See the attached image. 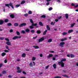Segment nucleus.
Segmentation results:
<instances>
[{
  "label": "nucleus",
  "mask_w": 78,
  "mask_h": 78,
  "mask_svg": "<svg viewBox=\"0 0 78 78\" xmlns=\"http://www.w3.org/2000/svg\"><path fill=\"white\" fill-rule=\"evenodd\" d=\"M5 6H7L8 7V8H10V7H11L12 9H14V6H13V5H12V4L11 3H10L9 4H5Z\"/></svg>",
  "instance_id": "1"
},
{
  "label": "nucleus",
  "mask_w": 78,
  "mask_h": 78,
  "mask_svg": "<svg viewBox=\"0 0 78 78\" xmlns=\"http://www.w3.org/2000/svg\"><path fill=\"white\" fill-rule=\"evenodd\" d=\"M58 64L59 65H61V66L62 67H64V63L63 62H58Z\"/></svg>",
  "instance_id": "2"
},
{
  "label": "nucleus",
  "mask_w": 78,
  "mask_h": 78,
  "mask_svg": "<svg viewBox=\"0 0 78 78\" xmlns=\"http://www.w3.org/2000/svg\"><path fill=\"white\" fill-rule=\"evenodd\" d=\"M27 23H23L19 25V27H22L23 26H26Z\"/></svg>",
  "instance_id": "3"
},
{
  "label": "nucleus",
  "mask_w": 78,
  "mask_h": 78,
  "mask_svg": "<svg viewBox=\"0 0 78 78\" xmlns=\"http://www.w3.org/2000/svg\"><path fill=\"white\" fill-rule=\"evenodd\" d=\"M64 44H65L64 42H61L60 43L59 45L62 48L64 47Z\"/></svg>",
  "instance_id": "4"
},
{
  "label": "nucleus",
  "mask_w": 78,
  "mask_h": 78,
  "mask_svg": "<svg viewBox=\"0 0 78 78\" xmlns=\"http://www.w3.org/2000/svg\"><path fill=\"white\" fill-rule=\"evenodd\" d=\"M43 41H44V37H42L39 39L38 42H42Z\"/></svg>",
  "instance_id": "5"
},
{
  "label": "nucleus",
  "mask_w": 78,
  "mask_h": 78,
  "mask_svg": "<svg viewBox=\"0 0 78 78\" xmlns=\"http://www.w3.org/2000/svg\"><path fill=\"white\" fill-rule=\"evenodd\" d=\"M39 24L40 26H41V27H43V26H44V24H43L41 22H39Z\"/></svg>",
  "instance_id": "6"
},
{
  "label": "nucleus",
  "mask_w": 78,
  "mask_h": 78,
  "mask_svg": "<svg viewBox=\"0 0 78 78\" xmlns=\"http://www.w3.org/2000/svg\"><path fill=\"white\" fill-rule=\"evenodd\" d=\"M36 33L38 34H40L41 33V30H38L37 31Z\"/></svg>",
  "instance_id": "7"
},
{
  "label": "nucleus",
  "mask_w": 78,
  "mask_h": 78,
  "mask_svg": "<svg viewBox=\"0 0 78 78\" xmlns=\"http://www.w3.org/2000/svg\"><path fill=\"white\" fill-rule=\"evenodd\" d=\"M66 38H62L61 40V42H63V41H66L67 40Z\"/></svg>",
  "instance_id": "8"
},
{
  "label": "nucleus",
  "mask_w": 78,
  "mask_h": 78,
  "mask_svg": "<svg viewBox=\"0 0 78 78\" xmlns=\"http://www.w3.org/2000/svg\"><path fill=\"white\" fill-rule=\"evenodd\" d=\"M10 17H11L12 19H13V18H14V14H11L10 15Z\"/></svg>",
  "instance_id": "9"
},
{
  "label": "nucleus",
  "mask_w": 78,
  "mask_h": 78,
  "mask_svg": "<svg viewBox=\"0 0 78 78\" xmlns=\"http://www.w3.org/2000/svg\"><path fill=\"white\" fill-rule=\"evenodd\" d=\"M46 28L49 31H50V27H49L48 25H47L46 26Z\"/></svg>",
  "instance_id": "10"
},
{
  "label": "nucleus",
  "mask_w": 78,
  "mask_h": 78,
  "mask_svg": "<svg viewBox=\"0 0 78 78\" xmlns=\"http://www.w3.org/2000/svg\"><path fill=\"white\" fill-rule=\"evenodd\" d=\"M4 21L2 20H0V25H3Z\"/></svg>",
  "instance_id": "11"
},
{
  "label": "nucleus",
  "mask_w": 78,
  "mask_h": 78,
  "mask_svg": "<svg viewBox=\"0 0 78 78\" xmlns=\"http://www.w3.org/2000/svg\"><path fill=\"white\" fill-rule=\"evenodd\" d=\"M26 2L24 0L22 1H21L20 3V4L21 5H23V4H24V3H25Z\"/></svg>",
  "instance_id": "12"
},
{
  "label": "nucleus",
  "mask_w": 78,
  "mask_h": 78,
  "mask_svg": "<svg viewBox=\"0 0 78 78\" xmlns=\"http://www.w3.org/2000/svg\"><path fill=\"white\" fill-rule=\"evenodd\" d=\"M66 61V58H63L61 60V61L60 62H63Z\"/></svg>",
  "instance_id": "13"
},
{
  "label": "nucleus",
  "mask_w": 78,
  "mask_h": 78,
  "mask_svg": "<svg viewBox=\"0 0 78 78\" xmlns=\"http://www.w3.org/2000/svg\"><path fill=\"white\" fill-rule=\"evenodd\" d=\"M6 55V54L5 52H3L1 54V56H4Z\"/></svg>",
  "instance_id": "14"
},
{
  "label": "nucleus",
  "mask_w": 78,
  "mask_h": 78,
  "mask_svg": "<svg viewBox=\"0 0 78 78\" xmlns=\"http://www.w3.org/2000/svg\"><path fill=\"white\" fill-rule=\"evenodd\" d=\"M52 56H53V54H51L49 55L47 57V58H51V57H52Z\"/></svg>",
  "instance_id": "15"
},
{
  "label": "nucleus",
  "mask_w": 78,
  "mask_h": 78,
  "mask_svg": "<svg viewBox=\"0 0 78 78\" xmlns=\"http://www.w3.org/2000/svg\"><path fill=\"white\" fill-rule=\"evenodd\" d=\"M33 47L34 48H35V49H37L38 48H39V46L36 45L34 46Z\"/></svg>",
  "instance_id": "16"
},
{
  "label": "nucleus",
  "mask_w": 78,
  "mask_h": 78,
  "mask_svg": "<svg viewBox=\"0 0 78 78\" xmlns=\"http://www.w3.org/2000/svg\"><path fill=\"white\" fill-rule=\"evenodd\" d=\"M65 17L66 19H69V15L67 13L65 14Z\"/></svg>",
  "instance_id": "17"
},
{
  "label": "nucleus",
  "mask_w": 78,
  "mask_h": 78,
  "mask_svg": "<svg viewBox=\"0 0 78 78\" xmlns=\"http://www.w3.org/2000/svg\"><path fill=\"white\" fill-rule=\"evenodd\" d=\"M4 22L5 23H7L9 22V20L8 19H5L4 20Z\"/></svg>",
  "instance_id": "18"
},
{
  "label": "nucleus",
  "mask_w": 78,
  "mask_h": 78,
  "mask_svg": "<svg viewBox=\"0 0 78 78\" xmlns=\"http://www.w3.org/2000/svg\"><path fill=\"white\" fill-rule=\"evenodd\" d=\"M6 44H7L8 45H11V43L7 41L6 42Z\"/></svg>",
  "instance_id": "19"
},
{
  "label": "nucleus",
  "mask_w": 78,
  "mask_h": 78,
  "mask_svg": "<svg viewBox=\"0 0 78 78\" xmlns=\"http://www.w3.org/2000/svg\"><path fill=\"white\" fill-rule=\"evenodd\" d=\"M22 58H25L26 56V54L25 53H23L22 55Z\"/></svg>",
  "instance_id": "20"
},
{
  "label": "nucleus",
  "mask_w": 78,
  "mask_h": 78,
  "mask_svg": "<svg viewBox=\"0 0 78 78\" xmlns=\"http://www.w3.org/2000/svg\"><path fill=\"white\" fill-rule=\"evenodd\" d=\"M25 31L26 33H28L29 32H30V29L28 28H27L26 29Z\"/></svg>",
  "instance_id": "21"
},
{
  "label": "nucleus",
  "mask_w": 78,
  "mask_h": 78,
  "mask_svg": "<svg viewBox=\"0 0 78 78\" xmlns=\"http://www.w3.org/2000/svg\"><path fill=\"white\" fill-rule=\"evenodd\" d=\"M62 76H63V77H65L66 78H69V76L66 75H62Z\"/></svg>",
  "instance_id": "22"
},
{
  "label": "nucleus",
  "mask_w": 78,
  "mask_h": 78,
  "mask_svg": "<svg viewBox=\"0 0 78 78\" xmlns=\"http://www.w3.org/2000/svg\"><path fill=\"white\" fill-rule=\"evenodd\" d=\"M73 30H70L68 31V33L69 34H70V33H72V32H73Z\"/></svg>",
  "instance_id": "23"
},
{
  "label": "nucleus",
  "mask_w": 78,
  "mask_h": 78,
  "mask_svg": "<svg viewBox=\"0 0 78 78\" xmlns=\"http://www.w3.org/2000/svg\"><path fill=\"white\" fill-rule=\"evenodd\" d=\"M19 25V24L17 23H14V26L15 27H17Z\"/></svg>",
  "instance_id": "24"
},
{
  "label": "nucleus",
  "mask_w": 78,
  "mask_h": 78,
  "mask_svg": "<svg viewBox=\"0 0 78 78\" xmlns=\"http://www.w3.org/2000/svg\"><path fill=\"white\" fill-rule=\"evenodd\" d=\"M48 30H45L43 33V35H45L46 34V33H47V32Z\"/></svg>",
  "instance_id": "25"
},
{
  "label": "nucleus",
  "mask_w": 78,
  "mask_h": 78,
  "mask_svg": "<svg viewBox=\"0 0 78 78\" xmlns=\"http://www.w3.org/2000/svg\"><path fill=\"white\" fill-rule=\"evenodd\" d=\"M32 26H33V27H36V25H37V23H32Z\"/></svg>",
  "instance_id": "26"
},
{
  "label": "nucleus",
  "mask_w": 78,
  "mask_h": 78,
  "mask_svg": "<svg viewBox=\"0 0 78 78\" xmlns=\"http://www.w3.org/2000/svg\"><path fill=\"white\" fill-rule=\"evenodd\" d=\"M48 42L49 43H50V42H52V39H49V40H48Z\"/></svg>",
  "instance_id": "27"
},
{
  "label": "nucleus",
  "mask_w": 78,
  "mask_h": 78,
  "mask_svg": "<svg viewBox=\"0 0 78 78\" xmlns=\"http://www.w3.org/2000/svg\"><path fill=\"white\" fill-rule=\"evenodd\" d=\"M30 32L31 33L33 34L35 32V31L34 30H31Z\"/></svg>",
  "instance_id": "28"
},
{
  "label": "nucleus",
  "mask_w": 78,
  "mask_h": 78,
  "mask_svg": "<svg viewBox=\"0 0 78 78\" xmlns=\"http://www.w3.org/2000/svg\"><path fill=\"white\" fill-rule=\"evenodd\" d=\"M53 67L54 69H56V65L55 64H54L53 65Z\"/></svg>",
  "instance_id": "29"
},
{
  "label": "nucleus",
  "mask_w": 78,
  "mask_h": 78,
  "mask_svg": "<svg viewBox=\"0 0 78 78\" xmlns=\"http://www.w3.org/2000/svg\"><path fill=\"white\" fill-rule=\"evenodd\" d=\"M55 22H52L51 23V25H53V26H54L55 25Z\"/></svg>",
  "instance_id": "30"
},
{
  "label": "nucleus",
  "mask_w": 78,
  "mask_h": 78,
  "mask_svg": "<svg viewBox=\"0 0 78 78\" xmlns=\"http://www.w3.org/2000/svg\"><path fill=\"white\" fill-rule=\"evenodd\" d=\"M29 66L30 67H33V64H32V62H30L29 64Z\"/></svg>",
  "instance_id": "31"
},
{
  "label": "nucleus",
  "mask_w": 78,
  "mask_h": 78,
  "mask_svg": "<svg viewBox=\"0 0 78 78\" xmlns=\"http://www.w3.org/2000/svg\"><path fill=\"white\" fill-rule=\"evenodd\" d=\"M70 56H71V58H74L75 57V55L73 54H71L70 55Z\"/></svg>",
  "instance_id": "32"
},
{
  "label": "nucleus",
  "mask_w": 78,
  "mask_h": 78,
  "mask_svg": "<svg viewBox=\"0 0 78 78\" xmlns=\"http://www.w3.org/2000/svg\"><path fill=\"white\" fill-rule=\"evenodd\" d=\"M41 18H45V17H46V16H45V15H43L41 16Z\"/></svg>",
  "instance_id": "33"
},
{
  "label": "nucleus",
  "mask_w": 78,
  "mask_h": 78,
  "mask_svg": "<svg viewBox=\"0 0 78 78\" xmlns=\"http://www.w3.org/2000/svg\"><path fill=\"white\" fill-rule=\"evenodd\" d=\"M75 25V23H73V24H71V28H72V27H74V26Z\"/></svg>",
  "instance_id": "34"
},
{
  "label": "nucleus",
  "mask_w": 78,
  "mask_h": 78,
  "mask_svg": "<svg viewBox=\"0 0 78 78\" xmlns=\"http://www.w3.org/2000/svg\"><path fill=\"white\" fill-rule=\"evenodd\" d=\"M16 34H17V35H18V36H20V32H19L18 31H16Z\"/></svg>",
  "instance_id": "35"
},
{
  "label": "nucleus",
  "mask_w": 78,
  "mask_h": 78,
  "mask_svg": "<svg viewBox=\"0 0 78 78\" xmlns=\"http://www.w3.org/2000/svg\"><path fill=\"white\" fill-rule=\"evenodd\" d=\"M17 73H21L22 72V70L20 69V70L17 71Z\"/></svg>",
  "instance_id": "36"
},
{
  "label": "nucleus",
  "mask_w": 78,
  "mask_h": 78,
  "mask_svg": "<svg viewBox=\"0 0 78 78\" xmlns=\"http://www.w3.org/2000/svg\"><path fill=\"white\" fill-rule=\"evenodd\" d=\"M21 33L22 34H25V31L24 30H22L21 32Z\"/></svg>",
  "instance_id": "37"
},
{
  "label": "nucleus",
  "mask_w": 78,
  "mask_h": 78,
  "mask_svg": "<svg viewBox=\"0 0 78 78\" xmlns=\"http://www.w3.org/2000/svg\"><path fill=\"white\" fill-rule=\"evenodd\" d=\"M67 34V32H63L62 34L63 36H65V35H66Z\"/></svg>",
  "instance_id": "38"
},
{
  "label": "nucleus",
  "mask_w": 78,
  "mask_h": 78,
  "mask_svg": "<svg viewBox=\"0 0 78 78\" xmlns=\"http://www.w3.org/2000/svg\"><path fill=\"white\" fill-rule=\"evenodd\" d=\"M7 26H11L12 25V24L11 23H9L7 24Z\"/></svg>",
  "instance_id": "39"
},
{
  "label": "nucleus",
  "mask_w": 78,
  "mask_h": 78,
  "mask_svg": "<svg viewBox=\"0 0 78 78\" xmlns=\"http://www.w3.org/2000/svg\"><path fill=\"white\" fill-rule=\"evenodd\" d=\"M12 39L13 40H15V39H17V38L16 36L13 37Z\"/></svg>",
  "instance_id": "40"
},
{
  "label": "nucleus",
  "mask_w": 78,
  "mask_h": 78,
  "mask_svg": "<svg viewBox=\"0 0 78 78\" xmlns=\"http://www.w3.org/2000/svg\"><path fill=\"white\" fill-rule=\"evenodd\" d=\"M28 14H32V12L31 11H29L28 12Z\"/></svg>",
  "instance_id": "41"
},
{
  "label": "nucleus",
  "mask_w": 78,
  "mask_h": 78,
  "mask_svg": "<svg viewBox=\"0 0 78 78\" xmlns=\"http://www.w3.org/2000/svg\"><path fill=\"white\" fill-rule=\"evenodd\" d=\"M5 48H6L7 49V50H10L9 49V48L8 46H5Z\"/></svg>",
  "instance_id": "42"
},
{
  "label": "nucleus",
  "mask_w": 78,
  "mask_h": 78,
  "mask_svg": "<svg viewBox=\"0 0 78 78\" xmlns=\"http://www.w3.org/2000/svg\"><path fill=\"white\" fill-rule=\"evenodd\" d=\"M30 21L31 23H32V24L34 22H33V20H32V19H30Z\"/></svg>",
  "instance_id": "43"
},
{
  "label": "nucleus",
  "mask_w": 78,
  "mask_h": 78,
  "mask_svg": "<svg viewBox=\"0 0 78 78\" xmlns=\"http://www.w3.org/2000/svg\"><path fill=\"white\" fill-rule=\"evenodd\" d=\"M30 29H33V28H34V27H33V26H32V25H31V26H30Z\"/></svg>",
  "instance_id": "44"
},
{
  "label": "nucleus",
  "mask_w": 78,
  "mask_h": 78,
  "mask_svg": "<svg viewBox=\"0 0 78 78\" xmlns=\"http://www.w3.org/2000/svg\"><path fill=\"white\" fill-rule=\"evenodd\" d=\"M17 39H20V38H21V36H16Z\"/></svg>",
  "instance_id": "45"
},
{
  "label": "nucleus",
  "mask_w": 78,
  "mask_h": 78,
  "mask_svg": "<svg viewBox=\"0 0 78 78\" xmlns=\"http://www.w3.org/2000/svg\"><path fill=\"white\" fill-rule=\"evenodd\" d=\"M20 6V4H17L16 5V7H19V6Z\"/></svg>",
  "instance_id": "46"
},
{
  "label": "nucleus",
  "mask_w": 78,
  "mask_h": 78,
  "mask_svg": "<svg viewBox=\"0 0 78 78\" xmlns=\"http://www.w3.org/2000/svg\"><path fill=\"white\" fill-rule=\"evenodd\" d=\"M36 60V58L34 57H33L32 58V61H35Z\"/></svg>",
  "instance_id": "47"
},
{
  "label": "nucleus",
  "mask_w": 78,
  "mask_h": 78,
  "mask_svg": "<svg viewBox=\"0 0 78 78\" xmlns=\"http://www.w3.org/2000/svg\"><path fill=\"white\" fill-rule=\"evenodd\" d=\"M4 39V38L3 37H0V40L2 41Z\"/></svg>",
  "instance_id": "48"
},
{
  "label": "nucleus",
  "mask_w": 78,
  "mask_h": 78,
  "mask_svg": "<svg viewBox=\"0 0 78 78\" xmlns=\"http://www.w3.org/2000/svg\"><path fill=\"white\" fill-rule=\"evenodd\" d=\"M24 16L25 17H27V16H28V13H26L24 14Z\"/></svg>",
  "instance_id": "49"
},
{
  "label": "nucleus",
  "mask_w": 78,
  "mask_h": 78,
  "mask_svg": "<svg viewBox=\"0 0 78 78\" xmlns=\"http://www.w3.org/2000/svg\"><path fill=\"white\" fill-rule=\"evenodd\" d=\"M5 40L6 41H8L7 42H9V40L8 38H5Z\"/></svg>",
  "instance_id": "50"
},
{
  "label": "nucleus",
  "mask_w": 78,
  "mask_h": 78,
  "mask_svg": "<svg viewBox=\"0 0 78 78\" xmlns=\"http://www.w3.org/2000/svg\"><path fill=\"white\" fill-rule=\"evenodd\" d=\"M6 73V71H3L2 72V74H5V73Z\"/></svg>",
  "instance_id": "51"
},
{
  "label": "nucleus",
  "mask_w": 78,
  "mask_h": 78,
  "mask_svg": "<svg viewBox=\"0 0 78 78\" xmlns=\"http://www.w3.org/2000/svg\"><path fill=\"white\" fill-rule=\"evenodd\" d=\"M48 3L46 4V5H47V6H48L49 5H50V2H47Z\"/></svg>",
  "instance_id": "52"
},
{
  "label": "nucleus",
  "mask_w": 78,
  "mask_h": 78,
  "mask_svg": "<svg viewBox=\"0 0 78 78\" xmlns=\"http://www.w3.org/2000/svg\"><path fill=\"white\" fill-rule=\"evenodd\" d=\"M52 9H53V8L50 7L49 9V11H51V10H52Z\"/></svg>",
  "instance_id": "53"
},
{
  "label": "nucleus",
  "mask_w": 78,
  "mask_h": 78,
  "mask_svg": "<svg viewBox=\"0 0 78 78\" xmlns=\"http://www.w3.org/2000/svg\"><path fill=\"white\" fill-rule=\"evenodd\" d=\"M4 52H5L6 53L8 52H9V51L8 50H4Z\"/></svg>",
  "instance_id": "54"
},
{
  "label": "nucleus",
  "mask_w": 78,
  "mask_h": 78,
  "mask_svg": "<svg viewBox=\"0 0 78 78\" xmlns=\"http://www.w3.org/2000/svg\"><path fill=\"white\" fill-rule=\"evenodd\" d=\"M52 59L53 61H55L56 60V58H55V57H53L52 58Z\"/></svg>",
  "instance_id": "55"
},
{
  "label": "nucleus",
  "mask_w": 78,
  "mask_h": 78,
  "mask_svg": "<svg viewBox=\"0 0 78 78\" xmlns=\"http://www.w3.org/2000/svg\"><path fill=\"white\" fill-rule=\"evenodd\" d=\"M13 32V30L12 29H11L10 31H9V32L10 33H12Z\"/></svg>",
  "instance_id": "56"
},
{
  "label": "nucleus",
  "mask_w": 78,
  "mask_h": 78,
  "mask_svg": "<svg viewBox=\"0 0 78 78\" xmlns=\"http://www.w3.org/2000/svg\"><path fill=\"white\" fill-rule=\"evenodd\" d=\"M71 6H75V5L73 3H72L71 4Z\"/></svg>",
  "instance_id": "57"
},
{
  "label": "nucleus",
  "mask_w": 78,
  "mask_h": 78,
  "mask_svg": "<svg viewBox=\"0 0 78 78\" xmlns=\"http://www.w3.org/2000/svg\"><path fill=\"white\" fill-rule=\"evenodd\" d=\"M23 74H24V75H26V74H27V73L25 71H23Z\"/></svg>",
  "instance_id": "58"
},
{
  "label": "nucleus",
  "mask_w": 78,
  "mask_h": 78,
  "mask_svg": "<svg viewBox=\"0 0 78 78\" xmlns=\"http://www.w3.org/2000/svg\"><path fill=\"white\" fill-rule=\"evenodd\" d=\"M55 21L56 22H58V21H59V20L57 19H55Z\"/></svg>",
  "instance_id": "59"
},
{
  "label": "nucleus",
  "mask_w": 78,
  "mask_h": 78,
  "mask_svg": "<svg viewBox=\"0 0 78 78\" xmlns=\"http://www.w3.org/2000/svg\"><path fill=\"white\" fill-rule=\"evenodd\" d=\"M4 62L5 63H7V60L6 59H5L4 61Z\"/></svg>",
  "instance_id": "60"
},
{
  "label": "nucleus",
  "mask_w": 78,
  "mask_h": 78,
  "mask_svg": "<svg viewBox=\"0 0 78 78\" xmlns=\"http://www.w3.org/2000/svg\"><path fill=\"white\" fill-rule=\"evenodd\" d=\"M8 78H12V76H11V75L8 76Z\"/></svg>",
  "instance_id": "61"
},
{
  "label": "nucleus",
  "mask_w": 78,
  "mask_h": 78,
  "mask_svg": "<svg viewBox=\"0 0 78 78\" xmlns=\"http://www.w3.org/2000/svg\"><path fill=\"white\" fill-rule=\"evenodd\" d=\"M74 7H75V8H77V7H78V5L77 4L76 5H75Z\"/></svg>",
  "instance_id": "62"
},
{
  "label": "nucleus",
  "mask_w": 78,
  "mask_h": 78,
  "mask_svg": "<svg viewBox=\"0 0 78 78\" xmlns=\"http://www.w3.org/2000/svg\"><path fill=\"white\" fill-rule=\"evenodd\" d=\"M33 62L34 66H35V65H36V63H35V62Z\"/></svg>",
  "instance_id": "63"
},
{
  "label": "nucleus",
  "mask_w": 78,
  "mask_h": 78,
  "mask_svg": "<svg viewBox=\"0 0 78 78\" xmlns=\"http://www.w3.org/2000/svg\"><path fill=\"white\" fill-rule=\"evenodd\" d=\"M62 17L61 16H60V17H58V19H61Z\"/></svg>",
  "instance_id": "64"
}]
</instances>
